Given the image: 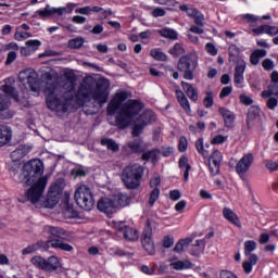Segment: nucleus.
<instances>
[{
    "label": "nucleus",
    "instance_id": "obj_1",
    "mask_svg": "<svg viewBox=\"0 0 278 278\" xmlns=\"http://www.w3.org/2000/svg\"><path fill=\"white\" fill-rule=\"evenodd\" d=\"M9 170L14 181L23 184L24 186H31L26 192L30 203L36 204L42 199V192H45V188H47V178L42 177V173H45L42 161L38 159L28 161L24 164L22 170L21 162L12 161L9 164ZM18 170H21V174H18Z\"/></svg>",
    "mask_w": 278,
    "mask_h": 278
},
{
    "label": "nucleus",
    "instance_id": "obj_2",
    "mask_svg": "<svg viewBox=\"0 0 278 278\" xmlns=\"http://www.w3.org/2000/svg\"><path fill=\"white\" fill-rule=\"evenodd\" d=\"M46 81L45 92L47 94V105L52 112L65 114L71 105V93L77 85V76L73 71L64 73L62 87L58 84V77L51 73H45L42 76Z\"/></svg>",
    "mask_w": 278,
    "mask_h": 278
},
{
    "label": "nucleus",
    "instance_id": "obj_3",
    "mask_svg": "<svg viewBox=\"0 0 278 278\" xmlns=\"http://www.w3.org/2000/svg\"><path fill=\"white\" fill-rule=\"evenodd\" d=\"M110 80L100 78L96 80L92 76L83 78V81L76 92L77 101L84 103L93 99L96 103H106L110 94Z\"/></svg>",
    "mask_w": 278,
    "mask_h": 278
},
{
    "label": "nucleus",
    "instance_id": "obj_4",
    "mask_svg": "<svg viewBox=\"0 0 278 278\" xmlns=\"http://www.w3.org/2000/svg\"><path fill=\"white\" fill-rule=\"evenodd\" d=\"M141 111L142 103H140V101H128L122 106L119 114L115 117L116 127H118V129H127V127L134 123V118H136Z\"/></svg>",
    "mask_w": 278,
    "mask_h": 278
},
{
    "label": "nucleus",
    "instance_id": "obj_5",
    "mask_svg": "<svg viewBox=\"0 0 278 278\" xmlns=\"http://www.w3.org/2000/svg\"><path fill=\"white\" fill-rule=\"evenodd\" d=\"M144 167L138 163H132L124 167L121 179L127 190H138L142 184Z\"/></svg>",
    "mask_w": 278,
    "mask_h": 278
},
{
    "label": "nucleus",
    "instance_id": "obj_6",
    "mask_svg": "<svg viewBox=\"0 0 278 278\" xmlns=\"http://www.w3.org/2000/svg\"><path fill=\"white\" fill-rule=\"evenodd\" d=\"M199 66V59L194 54L181 56L178 62V71L182 73L184 78L192 81L194 79V71Z\"/></svg>",
    "mask_w": 278,
    "mask_h": 278
},
{
    "label": "nucleus",
    "instance_id": "obj_7",
    "mask_svg": "<svg viewBox=\"0 0 278 278\" xmlns=\"http://www.w3.org/2000/svg\"><path fill=\"white\" fill-rule=\"evenodd\" d=\"M74 199L77 205L81 210H87L88 212L94 207V198L92 197V191L86 185H80L74 193Z\"/></svg>",
    "mask_w": 278,
    "mask_h": 278
},
{
    "label": "nucleus",
    "instance_id": "obj_8",
    "mask_svg": "<svg viewBox=\"0 0 278 278\" xmlns=\"http://www.w3.org/2000/svg\"><path fill=\"white\" fill-rule=\"evenodd\" d=\"M18 81L23 86H28L33 92H40V83H38V73L34 68H26L20 72Z\"/></svg>",
    "mask_w": 278,
    "mask_h": 278
},
{
    "label": "nucleus",
    "instance_id": "obj_9",
    "mask_svg": "<svg viewBox=\"0 0 278 278\" xmlns=\"http://www.w3.org/2000/svg\"><path fill=\"white\" fill-rule=\"evenodd\" d=\"M30 262L36 268L45 270L46 273H53L56 268H60V260L58 256H50L48 258L34 256Z\"/></svg>",
    "mask_w": 278,
    "mask_h": 278
},
{
    "label": "nucleus",
    "instance_id": "obj_10",
    "mask_svg": "<svg viewBox=\"0 0 278 278\" xmlns=\"http://www.w3.org/2000/svg\"><path fill=\"white\" fill-rule=\"evenodd\" d=\"M155 123V113L151 110L144 111L136 121L132 127V136L137 138L144 130V127Z\"/></svg>",
    "mask_w": 278,
    "mask_h": 278
},
{
    "label": "nucleus",
    "instance_id": "obj_11",
    "mask_svg": "<svg viewBox=\"0 0 278 278\" xmlns=\"http://www.w3.org/2000/svg\"><path fill=\"white\" fill-rule=\"evenodd\" d=\"M73 10H75V4H67V7L61 8H53L47 4L45 9L36 11V15L39 18H49V16H53V14H56L58 16H64V14H71Z\"/></svg>",
    "mask_w": 278,
    "mask_h": 278
},
{
    "label": "nucleus",
    "instance_id": "obj_12",
    "mask_svg": "<svg viewBox=\"0 0 278 278\" xmlns=\"http://www.w3.org/2000/svg\"><path fill=\"white\" fill-rule=\"evenodd\" d=\"M2 90L5 94L0 93V112H5L10 108V98L18 101V92L16 89L10 85H5L2 87ZM9 96V97H8Z\"/></svg>",
    "mask_w": 278,
    "mask_h": 278
},
{
    "label": "nucleus",
    "instance_id": "obj_13",
    "mask_svg": "<svg viewBox=\"0 0 278 278\" xmlns=\"http://www.w3.org/2000/svg\"><path fill=\"white\" fill-rule=\"evenodd\" d=\"M128 97L129 94L127 93V91H117L108 105V115L112 116L116 114V112L121 110L123 103L127 101Z\"/></svg>",
    "mask_w": 278,
    "mask_h": 278
},
{
    "label": "nucleus",
    "instance_id": "obj_14",
    "mask_svg": "<svg viewBox=\"0 0 278 278\" xmlns=\"http://www.w3.org/2000/svg\"><path fill=\"white\" fill-rule=\"evenodd\" d=\"M152 236L153 230L151 229V225L148 223L141 236V244L149 255H153L155 253V244L153 243V239H151Z\"/></svg>",
    "mask_w": 278,
    "mask_h": 278
},
{
    "label": "nucleus",
    "instance_id": "obj_15",
    "mask_svg": "<svg viewBox=\"0 0 278 278\" xmlns=\"http://www.w3.org/2000/svg\"><path fill=\"white\" fill-rule=\"evenodd\" d=\"M97 207L99 212H103L106 216H112V214H116V200L114 198H101L98 201Z\"/></svg>",
    "mask_w": 278,
    "mask_h": 278
},
{
    "label": "nucleus",
    "instance_id": "obj_16",
    "mask_svg": "<svg viewBox=\"0 0 278 278\" xmlns=\"http://www.w3.org/2000/svg\"><path fill=\"white\" fill-rule=\"evenodd\" d=\"M115 229L118 233H123L125 240H129L130 242H135L139 238L138 230L127 226L125 222L115 224Z\"/></svg>",
    "mask_w": 278,
    "mask_h": 278
},
{
    "label": "nucleus",
    "instance_id": "obj_17",
    "mask_svg": "<svg viewBox=\"0 0 278 278\" xmlns=\"http://www.w3.org/2000/svg\"><path fill=\"white\" fill-rule=\"evenodd\" d=\"M244 71H247V61L241 59L237 62L233 74V81L237 88H242V84H244Z\"/></svg>",
    "mask_w": 278,
    "mask_h": 278
},
{
    "label": "nucleus",
    "instance_id": "obj_18",
    "mask_svg": "<svg viewBox=\"0 0 278 278\" xmlns=\"http://www.w3.org/2000/svg\"><path fill=\"white\" fill-rule=\"evenodd\" d=\"M252 165H253V154L248 153L238 161L236 165V170L240 176L247 175V173H249V169L251 168Z\"/></svg>",
    "mask_w": 278,
    "mask_h": 278
},
{
    "label": "nucleus",
    "instance_id": "obj_19",
    "mask_svg": "<svg viewBox=\"0 0 278 278\" xmlns=\"http://www.w3.org/2000/svg\"><path fill=\"white\" fill-rule=\"evenodd\" d=\"M46 233H50L53 238H60L61 240H66L68 238V232L58 226H45Z\"/></svg>",
    "mask_w": 278,
    "mask_h": 278
},
{
    "label": "nucleus",
    "instance_id": "obj_20",
    "mask_svg": "<svg viewBox=\"0 0 278 278\" xmlns=\"http://www.w3.org/2000/svg\"><path fill=\"white\" fill-rule=\"evenodd\" d=\"M218 112L220 116H223L224 118L225 126L228 128L233 127V123L236 121V114L227 108H219Z\"/></svg>",
    "mask_w": 278,
    "mask_h": 278
},
{
    "label": "nucleus",
    "instance_id": "obj_21",
    "mask_svg": "<svg viewBox=\"0 0 278 278\" xmlns=\"http://www.w3.org/2000/svg\"><path fill=\"white\" fill-rule=\"evenodd\" d=\"M49 244L52 249H60L61 251H67V252L73 251V245L68 243H64V241L59 239L48 240L47 249H49Z\"/></svg>",
    "mask_w": 278,
    "mask_h": 278
},
{
    "label": "nucleus",
    "instance_id": "obj_22",
    "mask_svg": "<svg viewBox=\"0 0 278 278\" xmlns=\"http://www.w3.org/2000/svg\"><path fill=\"white\" fill-rule=\"evenodd\" d=\"M203 253H205V240H197L195 243L191 245L190 255L201 257Z\"/></svg>",
    "mask_w": 278,
    "mask_h": 278
},
{
    "label": "nucleus",
    "instance_id": "obj_23",
    "mask_svg": "<svg viewBox=\"0 0 278 278\" xmlns=\"http://www.w3.org/2000/svg\"><path fill=\"white\" fill-rule=\"evenodd\" d=\"M12 140V129L8 126H0V147H5Z\"/></svg>",
    "mask_w": 278,
    "mask_h": 278
},
{
    "label": "nucleus",
    "instance_id": "obj_24",
    "mask_svg": "<svg viewBox=\"0 0 278 278\" xmlns=\"http://www.w3.org/2000/svg\"><path fill=\"white\" fill-rule=\"evenodd\" d=\"M223 214L226 220H228L232 225H236V227H242V224L240 223V218H238V215L235 214V212L231 208L225 207L223 211Z\"/></svg>",
    "mask_w": 278,
    "mask_h": 278
},
{
    "label": "nucleus",
    "instance_id": "obj_25",
    "mask_svg": "<svg viewBox=\"0 0 278 278\" xmlns=\"http://www.w3.org/2000/svg\"><path fill=\"white\" fill-rule=\"evenodd\" d=\"M170 268L173 270H188L192 268L193 264L192 262L185 260V261H172L169 264Z\"/></svg>",
    "mask_w": 278,
    "mask_h": 278
},
{
    "label": "nucleus",
    "instance_id": "obj_26",
    "mask_svg": "<svg viewBox=\"0 0 278 278\" xmlns=\"http://www.w3.org/2000/svg\"><path fill=\"white\" fill-rule=\"evenodd\" d=\"M63 190H64V179H58L51 185L48 194L50 195L54 194L56 197H61Z\"/></svg>",
    "mask_w": 278,
    "mask_h": 278
},
{
    "label": "nucleus",
    "instance_id": "obj_27",
    "mask_svg": "<svg viewBox=\"0 0 278 278\" xmlns=\"http://www.w3.org/2000/svg\"><path fill=\"white\" fill-rule=\"evenodd\" d=\"M160 155L161 152L157 149L154 150H150L148 152H143L141 160L146 161V162H152L153 164H155V162H157V160H160Z\"/></svg>",
    "mask_w": 278,
    "mask_h": 278
},
{
    "label": "nucleus",
    "instance_id": "obj_28",
    "mask_svg": "<svg viewBox=\"0 0 278 278\" xmlns=\"http://www.w3.org/2000/svg\"><path fill=\"white\" fill-rule=\"evenodd\" d=\"M27 153H29V150L27 148H25L24 146L15 149L13 152H11V160L13 162H21V160H23V157H25V155H27Z\"/></svg>",
    "mask_w": 278,
    "mask_h": 278
},
{
    "label": "nucleus",
    "instance_id": "obj_29",
    "mask_svg": "<svg viewBox=\"0 0 278 278\" xmlns=\"http://www.w3.org/2000/svg\"><path fill=\"white\" fill-rule=\"evenodd\" d=\"M178 166L181 170L185 169V181H188L189 177H190V168H192V166H190V163H188V156L184 155L179 159L178 162Z\"/></svg>",
    "mask_w": 278,
    "mask_h": 278
},
{
    "label": "nucleus",
    "instance_id": "obj_30",
    "mask_svg": "<svg viewBox=\"0 0 278 278\" xmlns=\"http://www.w3.org/2000/svg\"><path fill=\"white\" fill-rule=\"evenodd\" d=\"M261 110L258 106H251L249 112H248V118H247V125L248 129H251L253 127V121L260 116Z\"/></svg>",
    "mask_w": 278,
    "mask_h": 278
},
{
    "label": "nucleus",
    "instance_id": "obj_31",
    "mask_svg": "<svg viewBox=\"0 0 278 278\" xmlns=\"http://www.w3.org/2000/svg\"><path fill=\"white\" fill-rule=\"evenodd\" d=\"M176 97H177V101L178 103L181 105V108L186 111V112H190V102L188 101V98H186V94L184 93V91L181 90H176Z\"/></svg>",
    "mask_w": 278,
    "mask_h": 278
},
{
    "label": "nucleus",
    "instance_id": "obj_32",
    "mask_svg": "<svg viewBox=\"0 0 278 278\" xmlns=\"http://www.w3.org/2000/svg\"><path fill=\"white\" fill-rule=\"evenodd\" d=\"M181 86L187 94V97H189V99H191V101H197L199 99V94L197 93V89H194V87H192V85L182 81Z\"/></svg>",
    "mask_w": 278,
    "mask_h": 278
},
{
    "label": "nucleus",
    "instance_id": "obj_33",
    "mask_svg": "<svg viewBox=\"0 0 278 278\" xmlns=\"http://www.w3.org/2000/svg\"><path fill=\"white\" fill-rule=\"evenodd\" d=\"M266 50L256 49L250 55V62L253 66H257L260 64V58H266Z\"/></svg>",
    "mask_w": 278,
    "mask_h": 278
},
{
    "label": "nucleus",
    "instance_id": "obj_34",
    "mask_svg": "<svg viewBox=\"0 0 278 278\" xmlns=\"http://www.w3.org/2000/svg\"><path fill=\"white\" fill-rule=\"evenodd\" d=\"M116 204V210L118 207H127L129 205V195L127 193H118L117 195L113 197Z\"/></svg>",
    "mask_w": 278,
    "mask_h": 278
},
{
    "label": "nucleus",
    "instance_id": "obj_35",
    "mask_svg": "<svg viewBox=\"0 0 278 278\" xmlns=\"http://www.w3.org/2000/svg\"><path fill=\"white\" fill-rule=\"evenodd\" d=\"M195 149L200 155H203L204 157H210V144H204L203 143V138H200L195 141Z\"/></svg>",
    "mask_w": 278,
    "mask_h": 278
},
{
    "label": "nucleus",
    "instance_id": "obj_36",
    "mask_svg": "<svg viewBox=\"0 0 278 278\" xmlns=\"http://www.w3.org/2000/svg\"><path fill=\"white\" fill-rule=\"evenodd\" d=\"M157 34L163 38H168L169 40H177L178 34L177 30L173 28H162L157 30Z\"/></svg>",
    "mask_w": 278,
    "mask_h": 278
},
{
    "label": "nucleus",
    "instance_id": "obj_37",
    "mask_svg": "<svg viewBox=\"0 0 278 278\" xmlns=\"http://www.w3.org/2000/svg\"><path fill=\"white\" fill-rule=\"evenodd\" d=\"M278 94V83H270L268 86V90H264L261 93V97L267 98V97H277Z\"/></svg>",
    "mask_w": 278,
    "mask_h": 278
},
{
    "label": "nucleus",
    "instance_id": "obj_38",
    "mask_svg": "<svg viewBox=\"0 0 278 278\" xmlns=\"http://www.w3.org/2000/svg\"><path fill=\"white\" fill-rule=\"evenodd\" d=\"M150 55H151V58H153L154 60H157V62H166V60H167V58H168V56L166 55V53L162 52V50L159 49V48L152 49V50L150 51Z\"/></svg>",
    "mask_w": 278,
    "mask_h": 278
},
{
    "label": "nucleus",
    "instance_id": "obj_39",
    "mask_svg": "<svg viewBox=\"0 0 278 278\" xmlns=\"http://www.w3.org/2000/svg\"><path fill=\"white\" fill-rule=\"evenodd\" d=\"M168 53L174 58H179V55H184V53H186V49L181 43H175L174 47L168 50Z\"/></svg>",
    "mask_w": 278,
    "mask_h": 278
},
{
    "label": "nucleus",
    "instance_id": "obj_40",
    "mask_svg": "<svg viewBox=\"0 0 278 278\" xmlns=\"http://www.w3.org/2000/svg\"><path fill=\"white\" fill-rule=\"evenodd\" d=\"M127 147L130 150V153H141L142 151V142L138 139L128 142Z\"/></svg>",
    "mask_w": 278,
    "mask_h": 278
},
{
    "label": "nucleus",
    "instance_id": "obj_41",
    "mask_svg": "<svg viewBox=\"0 0 278 278\" xmlns=\"http://www.w3.org/2000/svg\"><path fill=\"white\" fill-rule=\"evenodd\" d=\"M42 247V241H39L37 243H33L22 250V255H31V253H36L40 248Z\"/></svg>",
    "mask_w": 278,
    "mask_h": 278
},
{
    "label": "nucleus",
    "instance_id": "obj_42",
    "mask_svg": "<svg viewBox=\"0 0 278 278\" xmlns=\"http://www.w3.org/2000/svg\"><path fill=\"white\" fill-rule=\"evenodd\" d=\"M101 144L103 147H106L109 151H118V143H116V141H114L113 139H102Z\"/></svg>",
    "mask_w": 278,
    "mask_h": 278
},
{
    "label": "nucleus",
    "instance_id": "obj_43",
    "mask_svg": "<svg viewBox=\"0 0 278 278\" xmlns=\"http://www.w3.org/2000/svg\"><path fill=\"white\" fill-rule=\"evenodd\" d=\"M46 202H47L46 207L53 208L55 207L56 204L60 203V195H55V194L51 195V193H48Z\"/></svg>",
    "mask_w": 278,
    "mask_h": 278
},
{
    "label": "nucleus",
    "instance_id": "obj_44",
    "mask_svg": "<svg viewBox=\"0 0 278 278\" xmlns=\"http://www.w3.org/2000/svg\"><path fill=\"white\" fill-rule=\"evenodd\" d=\"M222 162H223V153H220V151H218V150L213 151V153L208 160V163L220 165Z\"/></svg>",
    "mask_w": 278,
    "mask_h": 278
},
{
    "label": "nucleus",
    "instance_id": "obj_45",
    "mask_svg": "<svg viewBox=\"0 0 278 278\" xmlns=\"http://www.w3.org/2000/svg\"><path fill=\"white\" fill-rule=\"evenodd\" d=\"M70 49H81L84 47V38L76 37L68 41Z\"/></svg>",
    "mask_w": 278,
    "mask_h": 278
},
{
    "label": "nucleus",
    "instance_id": "obj_46",
    "mask_svg": "<svg viewBox=\"0 0 278 278\" xmlns=\"http://www.w3.org/2000/svg\"><path fill=\"white\" fill-rule=\"evenodd\" d=\"M255 249H257V243L253 240H249L244 242V253L245 255H251V253H253V251H255Z\"/></svg>",
    "mask_w": 278,
    "mask_h": 278
},
{
    "label": "nucleus",
    "instance_id": "obj_47",
    "mask_svg": "<svg viewBox=\"0 0 278 278\" xmlns=\"http://www.w3.org/2000/svg\"><path fill=\"white\" fill-rule=\"evenodd\" d=\"M15 40H27V38H31V33L23 31L21 28H16L15 35H14Z\"/></svg>",
    "mask_w": 278,
    "mask_h": 278
},
{
    "label": "nucleus",
    "instance_id": "obj_48",
    "mask_svg": "<svg viewBox=\"0 0 278 278\" xmlns=\"http://www.w3.org/2000/svg\"><path fill=\"white\" fill-rule=\"evenodd\" d=\"M40 45H42V42L38 39H30L26 41V47L30 49L33 53H36L37 49L40 48Z\"/></svg>",
    "mask_w": 278,
    "mask_h": 278
},
{
    "label": "nucleus",
    "instance_id": "obj_49",
    "mask_svg": "<svg viewBox=\"0 0 278 278\" xmlns=\"http://www.w3.org/2000/svg\"><path fill=\"white\" fill-rule=\"evenodd\" d=\"M228 53H229V58H230V61H236V58H238V55H240V48H238V46L236 45H231L229 48H228Z\"/></svg>",
    "mask_w": 278,
    "mask_h": 278
},
{
    "label": "nucleus",
    "instance_id": "obj_50",
    "mask_svg": "<svg viewBox=\"0 0 278 278\" xmlns=\"http://www.w3.org/2000/svg\"><path fill=\"white\" fill-rule=\"evenodd\" d=\"M160 199V189L154 188L150 194L149 205L153 206L155 205V201Z\"/></svg>",
    "mask_w": 278,
    "mask_h": 278
},
{
    "label": "nucleus",
    "instance_id": "obj_51",
    "mask_svg": "<svg viewBox=\"0 0 278 278\" xmlns=\"http://www.w3.org/2000/svg\"><path fill=\"white\" fill-rule=\"evenodd\" d=\"M264 99H267L266 105H267L268 110H275V108H277V105H278L277 98H275L273 96H269V97L264 98Z\"/></svg>",
    "mask_w": 278,
    "mask_h": 278
},
{
    "label": "nucleus",
    "instance_id": "obj_52",
    "mask_svg": "<svg viewBox=\"0 0 278 278\" xmlns=\"http://www.w3.org/2000/svg\"><path fill=\"white\" fill-rule=\"evenodd\" d=\"M180 10H181V12H187L188 16H191L193 18L199 13V11H197V9L188 8V5H186V4L180 5Z\"/></svg>",
    "mask_w": 278,
    "mask_h": 278
},
{
    "label": "nucleus",
    "instance_id": "obj_53",
    "mask_svg": "<svg viewBox=\"0 0 278 278\" xmlns=\"http://www.w3.org/2000/svg\"><path fill=\"white\" fill-rule=\"evenodd\" d=\"M151 15L154 18H160L162 16H166V10H164L162 8H155L154 10H152Z\"/></svg>",
    "mask_w": 278,
    "mask_h": 278
},
{
    "label": "nucleus",
    "instance_id": "obj_54",
    "mask_svg": "<svg viewBox=\"0 0 278 278\" xmlns=\"http://www.w3.org/2000/svg\"><path fill=\"white\" fill-rule=\"evenodd\" d=\"M178 149L181 153L188 150V139H186V137L179 139Z\"/></svg>",
    "mask_w": 278,
    "mask_h": 278
},
{
    "label": "nucleus",
    "instance_id": "obj_55",
    "mask_svg": "<svg viewBox=\"0 0 278 278\" xmlns=\"http://www.w3.org/2000/svg\"><path fill=\"white\" fill-rule=\"evenodd\" d=\"M262 66L265 71H273L275 68V63L270 59H265Z\"/></svg>",
    "mask_w": 278,
    "mask_h": 278
},
{
    "label": "nucleus",
    "instance_id": "obj_56",
    "mask_svg": "<svg viewBox=\"0 0 278 278\" xmlns=\"http://www.w3.org/2000/svg\"><path fill=\"white\" fill-rule=\"evenodd\" d=\"M265 34H267L268 36H277L278 27L277 26L265 25Z\"/></svg>",
    "mask_w": 278,
    "mask_h": 278
},
{
    "label": "nucleus",
    "instance_id": "obj_57",
    "mask_svg": "<svg viewBox=\"0 0 278 278\" xmlns=\"http://www.w3.org/2000/svg\"><path fill=\"white\" fill-rule=\"evenodd\" d=\"M203 103L205 108H212V105H214V97L212 96V92H207V97L204 98Z\"/></svg>",
    "mask_w": 278,
    "mask_h": 278
},
{
    "label": "nucleus",
    "instance_id": "obj_58",
    "mask_svg": "<svg viewBox=\"0 0 278 278\" xmlns=\"http://www.w3.org/2000/svg\"><path fill=\"white\" fill-rule=\"evenodd\" d=\"M208 168H210V172L213 176H216V175H218V173H220V165L219 164L208 163Z\"/></svg>",
    "mask_w": 278,
    "mask_h": 278
},
{
    "label": "nucleus",
    "instance_id": "obj_59",
    "mask_svg": "<svg viewBox=\"0 0 278 278\" xmlns=\"http://www.w3.org/2000/svg\"><path fill=\"white\" fill-rule=\"evenodd\" d=\"M240 102L243 105H253V98L247 96V94H241L240 96Z\"/></svg>",
    "mask_w": 278,
    "mask_h": 278
},
{
    "label": "nucleus",
    "instance_id": "obj_60",
    "mask_svg": "<svg viewBox=\"0 0 278 278\" xmlns=\"http://www.w3.org/2000/svg\"><path fill=\"white\" fill-rule=\"evenodd\" d=\"M227 142V137L223 135H217L215 138L212 140V144H223Z\"/></svg>",
    "mask_w": 278,
    "mask_h": 278
},
{
    "label": "nucleus",
    "instance_id": "obj_61",
    "mask_svg": "<svg viewBox=\"0 0 278 278\" xmlns=\"http://www.w3.org/2000/svg\"><path fill=\"white\" fill-rule=\"evenodd\" d=\"M265 166L268 170H278V163L267 160L265 161Z\"/></svg>",
    "mask_w": 278,
    "mask_h": 278
},
{
    "label": "nucleus",
    "instance_id": "obj_62",
    "mask_svg": "<svg viewBox=\"0 0 278 278\" xmlns=\"http://www.w3.org/2000/svg\"><path fill=\"white\" fill-rule=\"evenodd\" d=\"M219 277L220 278H238V276H236V274H233L232 271L227 270V269L222 270L219 274Z\"/></svg>",
    "mask_w": 278,
    "mask_h": 278
},
{
    "label": "nucleus",
    "instance_id": "obj_63",
    "mask_svg": "<svg viewBox=\"0 0 278 278\" xmlns=\"http://www.w3.org/2000/svg\"><path fill=\"white\" fill-rule=\"evenodd\" d=\"M16 60V51H10L7 56L5 64L10 65Z\"/></svg>",
    "mask_w": 278,
    "mask_h": 278
},
{
    "label": "nucleus",
    "instance_id": "obj_64",
    "mask_svg": "<svg viewBox=\"0 0 278 278\" xmlns=\"http://www.w3.org/2000/svg\"><path fill=\"white\" fill-rule=\"evenodd\" d=\"M5 51H18V43L16 42H10L3 47Z\"/></svg>",
    "mask_w": 278,
    "mask_h": 278
}]
</instances>
